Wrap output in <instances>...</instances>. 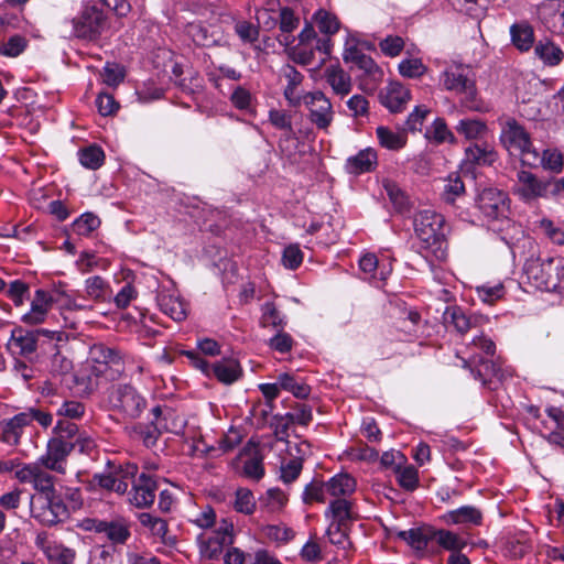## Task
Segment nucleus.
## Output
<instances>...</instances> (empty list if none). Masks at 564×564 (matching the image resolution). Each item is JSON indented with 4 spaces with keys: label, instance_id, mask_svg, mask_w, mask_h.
I'll return each instance as SVG.
<instances>
[{
    "label": "nucleus",
    "instance_id": "nucleus-7",
    "mask_svg": "<svg viewBox=\"0 0 564 564\" xmlns=\"http://www.w3.org/2000/svg\"><path fill=\"white\" fill-rule=\"evenodd\" d=\"M44 335L53 338L57 333L46 329L25 330L23 328H15L12 330L7 343V349L13 357H24L33 360L37 350L39 339Z\"/></svg>",
    "mask_w": 564,
    "mask_h": 564
},
{
    "label": "nucleus",
    "instance_id": "nucleus-28",
    "mask_svg": "<svg viewBox=\"0 0 564 564\" xmlns=\"http://www.w3.org/2000/svg\"><path fill=\"white\" fill-rule=\"evenodd\" d=\"M281 322L282 319L280 317V312L275 305L271 302H265L262 306L261 325L265 328H276L274 336L270 338V346L279 352H282V327H280Z\"/></svg>",
    "mask_w": 564,
    "mask_h": 564
},
{
    "label": "nucleus",
    "instance_id": "nucleus-39",
    "mask_svg": "<svg viewBox=\"0 0 564 564\" xmlns=\"http://www.w3.org/2000/svg\"><path fill=\"white\" fill-rule=\"evenodd\" d=\"M465 366H471L477 365L479 362V367L475 370L471 369V372L474 373L476 379H479L482 383H487L488 381H491L492 378H497L498 380L502 379V373L500 369L496 368L495 365H489L488 362H485L481 357L477 359V357L470 358L469 361L464 360Z\"/></svg>",
    "mask_w": 564,
    "mask_h": 564
},
{
    "label": "nucleus",
    "instance_id": "nucleus-49",
    "mask_svg": "<svg viewBox=\"0 0 564 564\" xmlns=\"http://www.w3.org/2000/svg\"><path fill=\"white\" fill-rule=\"evenodd\" d=\"M100 226L96 214H80L72 224V230L79 236H87Z\"/></svg>",
    "mask_w": 564,
    "mask_h": 564
},
{
    "label": "nucleus",
    "instance_id": "nucleus-1",
    "mask_svg": "<svg viewBox=\"0 0 564 564\" xmlns=\"http://www.w3.org/2000/svg\"><path fill=\"white\" fill-rule=\"evenodd\" d=\"M36 422L41 427L47 429L53 422V415L41 408L30 406L0 423L2 441L8 445H18L24 429Z\"/></svg>",
    "mask_w": 564,
    "mask_h": 564
},
{
    "label": "nucleus",
    "instance_id": "nucleus-44",
    "mask_svg": "<svg viewBox=\"0 0 564 564\" xmlns=\"http://www.w3.org/2000/svg\"><path fill=\"white\" fill-rule=\"evenodd\" d=\"M256 506L257 502L250 489L240 487L236 490L232 507L237 512L246 516L252 514Z\"/></svg>",
    "mask_w": 564,
    "mask_h": 564
},
{
    "label": "nucleus",
    "instance_id": "nucleus-38",
    "mask_svg": "<svg viewBox=\"0 0 564 564\" xmlns=\"http://www.w3.org/2000/svg\"><path fill=\"white\" fill-rule=\"evenodd\" d=\"M383 188L398 212L413 207L408 194L395 182L389 180L383 181Z\"/></svg>",
    "mask_w": 564,
    "mask_h": 564
},
{
    "label": "nucleus",
    "instance_id": "nucleus-18",
    "mask_svg": "<svg viewBox=\"0 0 564 564\" xmlns=\"http://www.w3.org/2000/svg\"><path fill=\"white\" fill-rule=\"evenodd\" d=\"M100 534L109 541L110 544L108 546L113 547L116 551L118 546L124 545L131 538L130 522L122 517L110 520L105 519Z\"/></svg>",
    "mask_w": 564,
    "mask_h": 564
},
{
    "label": "nucleus",
    "instance_id": "nucleus-52",
    "mask_svg": "<svg viewBox=\"0 0 564 564\" xmlns=\"http://www.w3.org/2000/svg\"><path fill=\"white\" fill-rule=\"evenodd\" d=\"M4 292L15 306H21L24 300L29 299L30 288L25 282L14 280L10 282L8 288L6 286Z\"/></svg>",
    "mask_w": 564,
    "mask_h": 564
},
{
    "label": "nucleus",
    "instance_id": "nucleus-43",
    "mask_svg": "<svg viewBox=\"0 0 564 564\" xmlns=\"http://www.w3.org/2000/svg\"><path fill=\"white\" fill-rule=\"evenodd\" d=\"M313 21L317 25L319 32L327 36L334 35L340 28L337 17L324 9H318L313 14Z\"/></svg>",
    "mask_w": 564,
    "mask_h": 564
},
{
    "label": "nucleus",
    "instance_id": "nucleus-51",
    "mask_svg": "<svg viewBox=\"0 0 564 564\" xmlns=\"http://www.w3.org/2000/svg\"><path fill=\"white\" fill-rule=\"evenodd\" d=\"M518 176L523 185L522 192L524 196L534 197L542 195L544 185L532 173L521 171Z\"/></svg>",
    "mask_w": 564,
    "mask_h": 564
},
{
    "label": "nucleus",
    "instance_id": "nucleus-48",
    "mask_svg": "<svg viewBox=\"0 0 564 564\" xmlns=\"http://www.w3.org/2000/svg\"><path fill=\"white\" fill-rule=\"evenodd\" d=\"M78 426L69 421L59 420L53 429V437L59 438L66 443H72L73 448H76V438L79 434Z\"/></svg>",
    "mask_w": 564,
    "mask_h": 564
},
{
    "label": "nucleus",
    "instance_id": "nucleus-32",
    "mask_svg": "<svg viewBox=\"0 0 564 564\" xmlns=\"http://www.w3.org/2000/svg\"><path fill=\"white\" fill-rule=\"evenodd\" d=\"M325 489L329 498L341 499L355 491L356 481L348 474H337L326 481Z\"/></svg>",
    "mask_w": 564,
    "mask_h": 564
},
{
    "label": "nucleus",
    "instance_id": "nucleus-20",
    "mask_svg": "<svg viewBox=\"0 0 564 564\" xmlns=\"http://www.w3.org/2000/svg\"><path fill=\"white\" fill-rule=\"evenodd\" d=\"M411 99L410 90L400 83H390L380 91V101L391 112H401Z\"/></svg>",
    "mask_w": 564,
    "mask_h": 564
},
{
    "label": "nucleus",
    "instance_id": "nucleus-8",
    "mask_svg": "<svg viewBox=\"0 0 564 564\" xmlns=\"http://www.w3.org/2000/svg\"><path fill=\"white\" fill-rule=\"evenodd\" d=\"M107 29L104 12L95 6H87L80 15L73 20L74 34L84 40L96 41Z\"/></svg>",
    "mask_w": 564,
    "mask_h": 564
},
{
    "label": "nucleus",
    "instance_id": "nucleus-37",
    "mask_svg": "<svg viewBox=\"0 0 564 564\" xmlns=\"http://www.w3.org/2000/svg\"><path fill=\"white\" fill-rule=\"evenodd\" d=\"M360 270L371 279L384 281L391 272V267H379L377 257L373 253H367L359 260Z\"/></svg>",
    "mask_w": 564,
    "mask_h": 564
},
{
    "label": "nucleus",
    "instance_id": "nucleus-24",
    "mask_svg": "<svg viewBox=\"0 0 564 564\" xmlns=\"http://www.w3.org/2000/svg\"><path fill=\"white\" fill-rule=\"evenodd\" d=\"M377 163V152L371 148H367L359 151L356 155L349 156L346 160L345 170L349 174L360 175L375 170Z\"/></svg>",
    "mask_w": 564,
    "mask_h": 564
},
{
    "label": "nucleus",
    "instance_id": "nucleus-36",
    "mask_svg": "<svg viewBox=\"0 0 564 564\" xmlns=\"http://www.w3.org/2000/svg\"><path fill=\"white\" fill-rule=\"evenodd\" d=\"M535 54L547 65H557L563 59V51L549 39L541 40L535 45Z\"/></svg>",
    "mask_w": 564,
    "mask_h": 564
},
{
    "label": "nucleus",
    "instance_id": "nucleus-41",
    "mask_svg": "<svg viewBox=\"0 0 564 564\" xmlns=\"http://www.w3.org/2000/svg\"><path fill=\"white\" fill-rule=\"evenodd\" d=\"M78 159L80 164L86 169L97 170L105 161V153L100 147L90 144L78 151Z\"/></svg>",
    "mask_w": 564,
    "mask_h": 564
},
{
    "label": "nucleus",
    "instance_id": "nucleus-64",
    "mask_svg": "<svg viewBox=\"0 0 564 564\" xmlns=\"http://www.w3.org/2000/svg\"><path fill=\"white\" fill-rule=\"evenodd\" d=\"M456 129L467 139H477L485 132L486 126L479 120L466 119L460 120Z\"/></svg>",
    "mask_w": 564,
    "mask_h": 564
},
{
    "label": "nucleus",
    "instance_id": "nucleus-16",
    "mask_svg": "<svg viewBox=\"0 0 564 564\" xmlns=\"http://www.w3.org/2000/svg\"><path fill=\"white\" fill-rule=\"evenodd\" d=\"M156 488V481L152 476L145 473L140 474L128 492L130 505L137 508L150 507L154 502Z\"/></svg>",
    "mask_w": 564,
    "mask_h": 564
},
{
    "label": "nucleus",
    "instance_id": "nucleus-61",
    "mask_svg": "<svg viewBox=\"0 0 564 564\" xmlns=\"http://www.w3.org/2000/svg\"><path fill=\"white\" fill-rule=\"evenodd\" d=\"M115 550L107 545H96L89 551L87 564H111Z\"/></svg>",
    "mask_w": 564,
    "mask_h": 564
},
{
    "label": "nucleus",
    "instance_id": "nucleus-40",
    "mask_svg": "<svg viewBox=\"0 0 564 564\" xmlns=\"http://www.w3.org/2000/svg\"><path fill=\"white\" fill-rule=\"evenodd\" d=\"M332 517L330 523L347 524L351 520V506L346 498L334 499L330 501L326 511V517Z\"/></svg>",
    "mask_w": 564,
    "mask_h": 564
},
{
    "label": "nucleus",
    "instance_id": "nucleus-33",
    "mask_svg": "<svg viewBox=\"0 0 564 564\" xmlns=\"http://www.w3.org/2000/svg\"><path fill=\"white\" fill-rule=\"evenodd\" d=\"M326 83L336 95H348L352 88L350 76L340 67L330 66L325 69Z\"/></svg>",
    "mask_w": 564,
    "mask_h": 564
},
{
    "label": "nucleus",
    "instance_id": "nucleus-21",
    "mask_svg": "<svg viewBox=\"0 0 564 564\" xmlns=\"http://www.w3.org/2000/svg\"><path fill=\"white\" fill-rule=\"evenodd\" d=\"M186 34L195 45L200 47L219 45L223 41V34L218 28L206 26L196 22L186 25Z\"/></svg>",
    "mask_w": 564,
    "mask_h": 564
},
{
    "label": "nucleus",
    "instance_id": "nucleus-57",
    "mask_svg": "<svg viewBox=\"0 0 564 564\" xmlns=\"http://www.w3.org/2000/svg\"><path fill=\"white\" fill-rule=\"evenodd\" d=\"M86 411L85 404L75 400H64L56 414L70 420H79Z\"/></svg>",
    "mask_w": 564,
    "mask_h": 564
},
{
    "label": "nucleus",
    "instance_id": "nucleus-27",
    "mask_svg": "<svg viewBox=\"0 0 564 564\" xmlns=\"http://www.w3.org/2000/svg\"><path fill=\"white\" fill-rule=\"evenodd\" d=\"M497 160V153L489 145L473 144L466 148L463 169L471 172L474 165H491Z\"/></svg>",
    "mask_w": 564,
    "mask_h": 564
},
{
    "label": "nucleus",
    "instance_id": "nucleus-55",
    "mask_svg": "<svg viewBox=\"0 0 564 564\" xmlns=\"http://www.w3.org/2000/svg\"><path fill=\"white\" fill-rule=\"evenodd\" d=\"M150 414L152 416L150 421V427H152V431H149L144 437V442L147 444L154 442L158 434H161L164 430H166V424L162 420L163 409L161 405H155L152 408Z\"/></svg>",
    "mask_w": 564,
    "mask_h": 564
},
{
    "label": "nucleus",
    "instance_id": "nucleus-17",
    "mask_svg": "<svg viewBox=\"0 0 564 564\" xmlns=\"http://www.w3.org/2000/svg\"><path fill=\"white\" fill-rule=\"evenodd\" d=\"M156 302L161 312L173 321L182 322L186 318L187 306L175 289L163 288L160 290L156 295Z\"/></svg>",
    "mask_w": 564,
    "mask_h": 564
},
{
    "label": "nucleus",
    "instance_id": "nucleus-54",
    "mask_svg": "<svg viewBox=\"0 0 564 564\" xmlns=\"http://www.w3.org/2000/svg\"><path fill=\"white\" fill-rule=\"evenodd\" d=\"M28 46V41L21 35H13L0 45V55L7 57H17L22 54Z\"/></svg>",
    "mask_w": 564,
    "mask_h": 564
},
{
    "label": "nucleus",
    "instance_id": "nucleus-46",
    "mask_svg": "<svg viewBox=\"0 0 564 564\" xmlns=\"http://www.w3.org/2000/svg\"><path fill=\"white\" fill-rule=\"evenodd\" d=\"M434 540L443 549L453 552L462 551L466 546V541L456 533L447 530H435Z\"/></svg>",
    "mask_w": 564,
    "mask_h": 564
},
{
    "label": "nucleus",
    "instance_id": "nucleus-34",
    "mask_svg": "<svg viewBox=\"0 0 564 564\" xmlns=\"http://www.w3.org/2000/svg\"><path fill=\"white\" fill-rule=\"evenodd\" d=\"M41 550L52 564H73L76 552L56 542H46L41 545Z\"/></svg>",
    "mask_w": 564,
    "mask_h": 564
},
{
    "label": "nucleus",
    "instance_id": "nucleus-25",
    "mask_svg": "<svg viewBox=\"0 0 564 564\" xmlns=\"http://www.w3.org/2000/svg\"><path fill=\"white\" fill-rule=\"evenodd\" d=\"M443 319L447 327H453L460 335L476 327L479 321L477 316L467 315L459 306L447 307L443 314Z\"/></svg>",
    "mask_w": 564,
    "mask_h": 564
},
{
    "label": "nucleus",
    "instance_id": "nucleus-15",
    "mask_svg": "<svg viewBox=\"0 0 564 564\" xmlns=\"http://www.w3.org/2000/svg\"><path fill=\"white\" fill-rule=\"evenodd\" d=\"M307 98L305 107L310 111L312 122L319 129H326L334 118L330 100L321 90L310 93Z\"/></svg>",
    "mask_w": 564,
    "mask_h": 564
},
{
    "label": "nucleus",
    "instance_id": "nucleus-45",
    "mask_svg": "<svg viewBox=\"0 0 564 564\" xmlns=\"http://www.w3.org/2000/svg\"><path fill=\"white\" fill-rule=\"evenodd\" d=\"M108 283L99 275L90 276L85 281L86 295L93 301H105L108 296Z\"/></svg>",
    "mask_w": 564,
    "mask_h": 564
},
{
    "label": "nucleus",
    "instance_id": "nucleus-23",
    "mask_svg": "<svg viewBox=\"0 0 564 564\" xmlns=\"http://www.w3.org/2000/svg\"><path fill=\"white\" fill-rule=\"evenodd\" d=\"M139 521L149 529L152 536L159 539L164 545L174 546L176 544V536L170 533L169 524L164 519L143 512L139 516Z\"/></svg>",
    "mask_w": 564,
    "mask_h": 564
},
{
    "label": "nucleus",
    "instance_id": "nucleus-47",
    "mask_svg": "<svg viewBox=\"0 0 564 564\" xmlns=\"http://www.w3.org/2000/svg\"><path fill=\"white\" fill-rule=\"evenodd\" d=\"M138 474V466L132 463H127L121 466L118 474L116 475L112 491L123 495L128 492V480L135 479Z\"/></svg>",
    "mask_w": 564,
    "mask_h": 564
},
{
    "label": "nucleus",
    "instance_id": "nucleus-10",
    "mask_svg": "<svg viewBox=\"0 0 564 564\" xmlns=\"http://www.w3.org/2000/svg\"><path fill=\"white\" fill-rule=\"evenodd\" d=\"M316 39V32L312 23L306 22L305 26L299 34V43L294 45L295 37L290 40V35H284V52L291 59L302 65H308L314 57L313 42Z\"/></svg>",
    "mask_w": 564,
    "mask_h": 564
},
{
    "label": "nucleus",
    "instance_id": "nucleus-14",
    "mask_svg": "<svg viewBox=\"0 0 564 564\" xmlns=\"http://www.w3.org/2000/svg\"><path fill=\"white\" fill-rule=\"evenodd\" d=\"M536 14L547 31L564 34V0H544L538 6Z\"/></svg>",
    "mask_w": 564,
    "mask_h": 564
},
{
    "label": "nucleus",
    "instance_id": "nucleus-6",
    "mask_svg": "<svg viewBox=\"0 0 564 564\" xmlns=\"http://www.w3.org/2000/svg\"><path fill=\"white\" fill-rule=\"evenodd\" d=\"M62 297H66L64 304L69 308L82 310L85 307L82 304H77L75 300L72 301L64 292H47L39 289L31 301L30 311L22 315V321L31 325L43 323L53 303L61 301Z\"/></svg>",
    "mask_w": 564,
    "mask_h": 564
},
{
    "label": "nucleus",
    "instance_id": "nucleus-12",
    "mask_svg": "<svg viewBox=\"0 0 564 564\" xmlns=\"http://www.w3.org/2000/svg\"><path fill=\"white\" fill-rule=\"evenodd\" d=\"M444 221L443 214H415L413 219L415 234L427 245L436 243L444 236Z\"/></svg>",
    "mask_w": 564,
    "mask_h": 564
},
{
    "label": "nucleus",
    "instance_id": "nucleus-62",
    "mask_svg": "<svg viewBox=\"0 0 564 564\" xmlns=\"http://www.w3.org/2000/svg\"><path fill=\"white\" fill-rule=\"evenodd\" d=\"M541 164L545 170H549L554 173H561L564 164L563 155L557 150H544L541 158Z\"/></svg>",
    "mask_w": 564,
    "mask_h": 564
},
{
    "label": "nucleus",
    "instance_id": "nucleus-19",
    "mask_svg": "<svg viewBox=\"0 0 564 564\" xmlns=\"http://www.w3.org/2000/svg\"><path fill=\"white\" fill-rule=\"evenodd\" d=\"M232 525L224 522L202 543V552L209 558H216L225 546L232 544Z\"/></svg>",
    "mask_w": 564,
    "mask_h": 564
},
{
    "label": "nucleus",
    "instance_id": "nucleus-60",
    "mask_svg": "<svg viewBox=\"0 0 564 564\" xmlns=\"http://www.w3.org/2000/svg\"><path fill=\"white\" fill-rule=\"evenodd\" d=\"M284 391L291 392L297 399H306L311 393V387L303 380L284 373Z\"/></svg>",
    "mask_w": 564,
    "mask_h": 564
},
{
    "label": "nucleus",
    "instance_id": "nucleus-56",
    "mask_svg": "<svg viewBox=\"0 0 564 564\" xmlns=\"http://www.w3.org/2000/svg\"><path fill=\"white\" fill-rule=\"evenodd\" d=\"M257 20L265 30H271L276 25L282 30V9H260L257 11Z\"/></svg>",
    "mask_w": 564,
    "mask_h": 564
},
{
    "label": "nucleus",
    "instance_id": "nucleus-42",
    "mask_svg": "<svg viewBox=\"0 0 564 564\" xmlns=\"http://www.w3.org/2000/svg\"><path fill=\"white\" fill-rule=\"evenodd\" d=\"M512 43L521 51H529L533 44L534 32L529 24H513L510 28Z\"/></svg>",
    "mask_w": 564,
    "mask_h": 564
},
{
    "label": "nucleus",
    "instance_id": "nucleus-29",
    "mask_svg": "<svg viewBox=\"0 0 564 564\" xmlns=\"http://www.w3.org/2000/svg\"><path fill=\"white\" fill-rule=\"evenodd\" d=\"M479 208L484 212H506L510 209L507 193L497 188H485L478 196Z\"/></svg>",
    "mask_w": 564,
    "mask_h": 564
},
{
    "label": "nucleus",
    "instance_id": "nucleus-13",
    "mask_svg": "<svg viewBox=\"0 0 564 564\" xmlns=\"http://www.w3.org/2000/svg\"><path fill=\"white\" fill-rule=\"evenodd\" d=\"M74 449L72 443L52 436L47 442L46 453L37 459V463L46 469L64 474L67 456Z\"/></svg>",
    "mask_w": 564,
    "mask_h": 564
},
{
    "label": "nucleus",
    "instance_id": "nucleus-9",
    "mask_svg": "<svg viewBox=\"0 0 564 564\" xmlns=\"http://www.w3.org/2000/svg\"><path fill=\"white\" fill-rule=\"evenodd\" d=\"M40 463L25 464L15 470V477L20 482L31 484L35 494L31 497H51L56 492L54 477L43 469Z\"/></svg>",
    "mask_w": 564,
    "mask_h": 564
},
{
    "label": "nucleus",
    "instance_id": "nucleus-63",
    "mask_svg": "<svg viewBox=\"0 0 564 564\" xmlns=\"http://www.w3.org/2000/svg\"><path fill=\"white\" fill-rule=\"evenodd\" d=\"M425 70L426 67L419 58H406L399 64V72L404 77H420L425 73Z\"/></svg>",
    "mask_w": 564,
    "mask_h": 564
},
{
    "label": "nucleus",
    "instance_id": "nucleus-31",
    "mask_svg": "<svg viewBox=\"0 0 564 564\" xmlns=\"http://www.w3.org/2000/svg\"><path fill=\"white\" fill-rule=\"evenodd\" d=\"M399 536L417 552H424L430 541L434 540L435 529L432 527L413 528L402 531Z\"/></svg>",
    "mask_w": 564,
    "mask_h": 564
},
{
    "label": "nucleus",
    "instance_id": "nucleus-3",
    "mask_svg": "<svg viewBox=\"0 0 564 564\" xmlns=\"http://www.w3.org/2000/svg\"><path fill=\"white\" fill-rule=\"evenodd\" d=\"M441 83L446 90L462 95L464 107L470 110H480L477 100L475 80L468 76L467 69L460 65L447 67L441 75Z\"/></svg>",
    "mask_w": 564,
    "mask_h": 564
},
{
    "label": "nucleus",
    "instance_id": "nucleus-2",
    "mask_svg": "<svg viewBox=\"0 0 564 564\" xmlns=\"http://www.w3.org/2000/svg\"><path fill=\"white\" fill-rule=\"evenodd\" d=\"M500 141L510 153L521 155L525 164L534 165L539 159L538 152L532 148L529 132L516 119L506 120Z\"/></svg>",
    "mask_w": 564,
    "mask_h": 564
},
{
    "label": "nucleus",
    "instance_id": "nucleus-22",
    "mask_svg": "<svg viewBox=\"0 0 564 564\" xmlns=\"http://www.w3.org/2000/svg\"><path fill=\"white\" fill-rule=\"evenodd\" d=\"M343 59L345 63H352L359 69L369 75L378 70V66L375 61L358 48L357 40L351 36H348L345 42Z\"/></svg>",
    "mask_w": 564,
    "mask_h": 564
},
{
    "label": "nucleus",
    "instance_id": "nucleus-35",
    "mask_svg": "<svg viewBox=\"0 0 564 564\" xmlns=\"http://www.w3.org/2000/svg\"><path fill=\"white\" fill-rule=\"evenodd\" d=\"M377 138L381 147L398 151L406 144L405 132H394L387 127H378L376 130Z\"/></svg>",
    "mask_w": 564,
    "mask_h": 564
},
{
    "label": "nucleus",
    "instance_id": "nucleus-26",
    "mask_svg": "<svg viewBox=\"0 0 564 564\" xmlns=\"http://www.w3.org/2000/svg\"><path fill=\"white\" fill-rule=\"evenodd\" d=\"M242 375V369L235 358H223L214 364L210 368V377H215L224 384L236 382Z\"/></svg>",
    "mask_w": 564,
    "mask_h": 564
},
{
    "label": "nucleus",
    "instance_id": "nucleus-11",
    "mask_svg": "<svg viewBox=\"0 0 564 564\" xmlns=\"http://www.w3.org/2000/svg\"><path fill=\"white\" fill-rule=\"evenodd\" d=\"M90 355L93 360L99 365L97 371L108 379L116 380L123 373L124 361L120 350L105 345H96Z\"/></svg>",
    "mask_w": 564,
    "mask_h": 564
},
{
    "label": "nucleus",
    "instance_id": "nucleus-4",
    "mask_svg": "<svg viewBox=\"0 0 564 564\" xmlns=\"http://www.w3.org/2000/svg\"><path fill=\"white\" fill-rule=\"evenodd\" d=\"M111 408L127 419H138L147 408V399L138 389L128 383L111 387L108 395Z\"/></svg>",
    "mask_w": 564,
    "mask_h": 564
},
{
    "label": "nucleus",
    "instance_id": "nucleus-53",
    "mask_svg": "<svg viewBox=\"0 0 564 564\" xmlns=\"http://www.w3.org/2000/svg\"><path fill=\"white\" fill-rule=\"evenodd\" d=\"M476 293L481 302L492 304L505 295V286L502 283L482 284L476 288Z\"/></svg>",
    "mask_w": 564,
    "mask_h": 564
},
{
    "label": "nucleus",
    "instance_id": "nucleus-50",
    "mask_svg": "<svg viewBox=\"0 0 564 564\" xmlns=\"http://www.w3.org/2000/svg\"><path fill=\"white\" fill-rule=\"evenodd\" d=\"M395 474L399 485L409 491L414 490L419 485V473L414 466H397Z\"/></svg>",
    "mask_w": 564,
    "mask_h": 564
},
{
    "label": "nucleus",
    "instance_id": "nucleus-5",
    "mask_svg": "<svg viewBox=\"0 0 564 564\" xmlns=\"http://www.w3.org/2000/svg\"><path fill=\"white\" fill-rule=\"evenodd\" d=\"M30 510L35 520L47 527L55 525L68 518V507L57 494L51 497H31Z\"/></svg>",
    "mask_w": 564,
    "mask_h": 564
},
{
    "label": "nucleus",
    "instance_id": "nucleus-59",
    "mask_svg": "<svg viewBox=\"0 0 564 564\" xmlns=\"http://www.w3.org/2000/svg\"><path fill=\"white\" fill-rule=\"evenodd\" d=\"M326 533L332 544L337 545L344 550L350 546V541L346 531V524L330 523Z\"/></svg>",
    "mask_w": 564,
    "mask_h": 564
},
{
    "label": "nucleus",
    "instance_id": "nucleus-58",
    "mask_svg": "<svg viewBox=\"0 0 564 564\" xmlns=\"http://www.w3.org/2000/svg\"><path fill=\"white\" fill-rule=\"evenodd\" d=\"M325 482H311L306 485L303 491V501L310 503L312 501L326 502L329 499L328 492H326Z\"/></svg>",
    "mask_w": 564,
    "mask_h": 564
},
{
    "label": "nucleus",
    "instance_id": "nucleus-30",
    "mask_svg": "<svg viewBox=\"0 0 564 564\" xmlns=\"http://www.w3.org/2000/svg\"><path fill=\"white\" fill-rule=\"evenodd\" d=\"M443 520L447 524L479 525L482 521V513L479 509L473 506H463L446 512L443 516Z\"/></svg>",
    "mask_w": 564,
    "mask_h": 564
}]
</instances>
